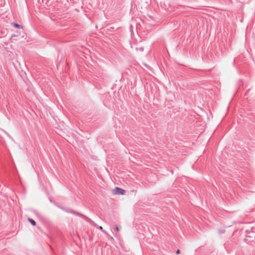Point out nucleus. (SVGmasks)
<instances>
[{"mask_svg": "<svg viewBox=\"0 0 255 255\" xmlns=\"http://www.w3.org/2000/svg\"><path fill=\"white\" fill-rule=\"evenodd\" d=\"M70 212H71V213H73L74 214H75L76 215H77V216H79L82 218H83L84 219H85L86 221H87L88 222H89L90 224H91L92 225L97 227L98 229H100V230H101L103 232L105 233V232L103 230V227L102 226H98L96 223H95L93 221H92L90 218H89L88 217H86V216L84 215H82L81 214V213H76L75 212H73L72 211V210H70L69 211Z\"/></svg>", "mask_w": 255, "mask_h": 255, "instance_id": "1", "label": "nucleus"}, {"mask_svg": "<svg viewBox=\"0 0 255 255\" xmlns=\"http://www.w3.org/2000/svg\"><path fill=\"white\" fill-rule=\"evenodd\" d=\"M115 190V194H116L124 195L126 192V191L125 190L119 187H116Z\"/></svg>", "mask_w": 255, "mask_h": 255, "instance_id": "2", "label": "nucleus"}, {"mask_svg": "<svg viewBox=\"0 0 255 255\" xmlns=\"http://www.w3.org/2000/svg\"><path fill=\"white\" fill-rule=\"evenodd\" d=\"M28 220L31 224V225H33V226L36 225V222L33 219H32L31 218H28Z\"/></svg>", "mask_w": 255, "mask_h": 255, "instance_id": "3", "label": "nucleus"}, {"mask_svg": "<svg viewBox=\"0 0 255 255\" xmlns=\"http://www.w3.org/2000/svg\"><path fill=\"white\" fill-rule=\"evenodd\" d=\"M11 25L13 26H14V27L17 28H20L22 27L21 26H20L19 24H17L16 23H12Z\"/></svg>", "mask_w": 255, "mask_h": 255, "instance_id": "4", "label": "nucleus"}, {"mask_svg": "<svg viewBox=\"0 0 255 255\" xmlns=\"http://www.w3.org/2000/svg\"><path fill=\"white\" fill-rule=\"evenodd\" d=\"M224 232H225L224 230H219V232L220 234L224 233Z\"/></svg>", "mask_w": 255, "mask_h": 255, "instance_id": "5", "label": "nucleus"}, {"mask_svg": "<svg viewBox=\"0 0 255 255\" xmlns=\"http://www.w3.org/2000/svg\"><path fill=\"white\" fill-rule=\"evenodd\" d=\"M180 251L179 250H177L176 251V255H178V254H180Z\"/></svg>", "mask_w": 255, "mask_h": 255, "instance_id": "6", "label": "nucleus"}, {"mask_svg": "<svg viewBox=\"0 0 255 255\" xmlns=\"http://www.w3.org/2000/svg\"><path fill=\"white\" fill-rule=\"evenodd\" d=\"M116 230L117 231H119L120 229H119L118 226H116Z\"/></svg>", "mask_w": 255, "mask_h": 255, "instance_id": "7", "label": "nucleus"}]
</instances>
